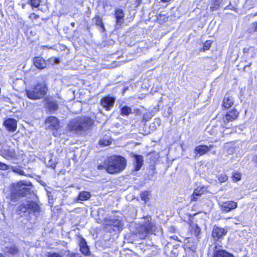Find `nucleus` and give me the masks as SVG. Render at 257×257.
<instances>
[{
    "label": "nucleus",
    "instance_id": "obj_1",
    "mask_svg": "<svg viewBox=\"0 0 257 257\" xmlns=\"http://www.w3.org/2000/svg\"><path fill=\"white\" fill-rule=\"evenodd\" d=\"M93 124V121L89 117H79L72 119L69 123L67 129L74 134L82 135L89 130Z\"/></svg>",
    "mask_w": 257,
    "mask_h": 257
},
{
    "label": "nucleus",
    "instance_id": "obj_2",
    "mask_svg": "<svg viewBox=\"0 0 257 257\" xmlns=\"http://www.w3.org/2000/svg\"><path fill=\"white\" fill-rule=\"evenodd\" d=\"M107 172L109 174H117L123 171L126 166V160L124 157L113 156L105 160Z\"/></svg>",
    "mask_w": 257,
    "mask_h": 257
},
{
    "label": "nucleus",
    "instance_id": "obj_3",
    "mask_svg": "<svg viewBox=\"0 0 257 257\" xmlns=\"http://www.w3.org/2000/svg\"><path fill=\"white\" fill-rule=\"evenodd\" d=\"M32 186L30 182L22 181L14 185V190H13L11 196V201L16 202L21 197L26 196L30 194L31 192L30 187Z\"/></svg>",
    "mask_w": 257,
    "mask_h": 257
},
{
    "label": "nucleus",
    "instance_id": "obj_4",
    "mask_svg": "<svg viewBox=\"0 0 257 257\" xmlns=\"http://www.w3.org/2000/svg\"><path fill=\"white\" fill-rule=\"evenodd\" d=\"M48 88L44 83H40L26 90L27 97L32 100L42 98L47 94Z\"/></svg>",
    "mask_w": 257,
    "mask_h": 257
},
{
    "label": "nucleus",
    "instance_id": "obj_5",
    "mask_svg": "<svg viewBox=\"0 0 257 257\" xmlns=\"http://www.w3.org/2000/svg\"><path fill=\"white\" fill-rule=\"evenodd\" d=\"M104 227L111 232H119L122 229L123 224L122 221L115 217L105 218L103 223Z\"/></svg>",
    "mask_w": 257,
    "mask_h": 257
},
{
    "label": "nucleus",
    "instance_id": "obj_6",
    "mask_svg": "<svg viewBox=\"0 0 257 257\" xmlns=\"http://www.w3.org/2000/svg\"><path fill=\"white\" fill-rule=\"evenodd\" d=\"M227 232V230L226 228L215 225L212 228L211 236L214 241H218L222 239Z\"/></svg>",
    "mask_w": 257,
    "mask_h": 257
},
{
    "label": "nucleus",
    "instance_id": "obj_7",
    "mask_svg": "<svg viewBox=\"0 0 257 257\" xmlns=\"http://www.w3.org/2000/svg\"><path fill=\"white\" fill-rule=\"evenodd\" d=\"M238 115V112L234 109L227 112L222 118L223 123L221 124V126L228 128L227 123L230 121L235 120L237 117Z\"/></svg>",
    "mask_w": 257,
    "mask_h": 257
},
{
    "label": "nucleus",
    "instance_id": "obj_8",
    "mask_svg": "<svg viewBox=\"0 0 257 257\" xmlns=\"http://www.w3.org/2000/svg\"><path fill=\"white\" fill-rule=\"evenodd\" d=\"M115 102V98L108 95L102 98L100 104L106 110H109L113 107Z\"/></svg>",
    "mask_w": 257,
    "mask_h": 257
},
{
    "label": "nucleus",
    "instance_id": "obj_9",
    "mask_svg": "<svg viewBox=\"0 0 257 257\" xmlns=\"http://www.w3.org/2000/svg\"><path fill=\"white\" fill-rule=\"evenodd\" d=\"M1 155L7 159H15L17 155L15 150L7 145H3L1 150Z\"/></svg>",
    "mask_w": 257,
    "mask_h": 257
},
{
    "label": "nucleus",
    "instance_id": "obj_10",
    "mask_svg": "<svg viewBox=\"0 0 257 257\" xmlns=\"http://www.w3.org/2000/svg\"><path fill=\"white\" fill-rule=\"evenodd\" d=\"M149 233H154L157 229L155 221H152V218L150 216H147L145 217V220L142 223Z\"/></svg>",
    "mask_w": 257,
    "mask_h": 257
},
{
    "label": "nucleus",
    "instance_id": "obj_11",
    "mask_svg": "<svg viewBox=\"0 0 257 257\" xmlns=\"http://www.w3.org/2000/svg\"><path fill=\"white\" fill-rule=\"evenodd\" d=\"M221 247L217 246H215L212 257H235L233 254Z\"/></svg>",
    "mask_w": 257,
    "mask_h": 257
},
{
    "label": "nucleus",
    "instance_id": "obj_12",
    "mask_svg": "<svg viewBox=\"0 0 257 257\" xmlns=\"http://www.w3.org/2000/svg\"><path fill=\"white\" fill-rule=\"evenodd\" d=\"M4 125L8 131L12 132L16 131L17 128V120L13 118L6 119L4 122Z\"/></svg>",
    "mask_w": 257,
    "mask_h": 257
},
{
    "label": "nucleus",
    "instance_id": "obj_13",
    "mask_svg": "<svg viewBox=\"0 0 257 257\" xmlns=\"http://www.w3.org/2000/svg\"><path fill=\"white\" fill-rule=\"evenodd\" d=\"M237 206V203L233 201L223 202L221 205L222 211L226 212L236 208Z\"/></svg>",
    "mask_w": 257,
    "mask_h": 257
},
{
    "label": "nucleus",
    "instance_id": "obj_14",
    "mask_svg": "<svg viewBox=\"0 0 257 257\" xmlns=\"http://www.w3.org/2000/svg\"><path fill=\"white\" fill-rule=\"evenodd\" d=\"M46 124L50 128L57 130L59 126V122L57 118L50 116L46 120Z\"/></svg>",
    "mask_w": 257,
    "mask_h": 257
},
{
    "label": "nucleus",
    "instance_id": "obj_15",
    "mask_svg": "<svg viewBox=\"0 0 257 257\" xmlns=\"http://www.w3.org/2000/svg\"><path fill=\"white\" fill-rule=\"evenodd\" d=\"M26 203L28 209V213L30 214L32 212H34L36 214L40 212L39 206L35 202L26 200Z\"/></svg>",
    "mask_w": 257,
    "mask_h": 257
},
{
    "label": "nucleus",
    "instance_id": "obj_16",
    "mask_svg": "<svg viewBox=\"0 0 257 257\" xmlns=\"http://www.w3.org/2000/svg\"><path fill=\"white\" fill-rule=\"evenodd\" d=\"M46 107L49 109L51 112L57 110L58 108V105L57 104V102L56 100L54 99L53 98H47L46 99Z\"/></svg>",
    "mask_w": 257,
    "mask_h": 257
},
{
    "label": "nucleus",
    "instance_id": "obj_17",
    "mask_svg": "<svg viewBox=\"0 0 257 257\" xmlns=\"http://www.w3.org/2000/svg\"><path fill=\"white\" fill-rule=\"evenodd\" d=\"M149 234L146 230V228H145V226L143 224L139 225L136 233V235L142 239L146 238Z\"/></svg>",
    "mask_w": 257,
    "mask_h": 257
},
{
    "label": "nucleus",
    "instance_id": "obj_18",
    "mask_svg": "<svg viewBox=\"0 0 257 257\" xmlns=\"http://www.w3.org/2000/svg\"><path fill=\"white\" fill-rule=\"evenodd\" d=\"M134 165L135 167V171H139L142 167L144 163L143 157L142 155H134Z\"/></svg>",
    "mask_w": 257,
    "mask_h": 257
},
{
    "label": "nucleus",
    "instance_id": "obj_19",
    "mask_svg": "<svg viewBox=\"0 0 257 257\" xmlns=\"http://www.w3.org/2000/svg\"><path fill=\"white\" fill-rule=\"evenodd\" d=\"M92 22L99 28L101 33L106 31L102 21V18L99 16H95L92 20Z\"/></svg>",
    "mask_w": 257,
    "mask_h": 257
},
{
    "label": "nucleus",
    "instance_id": "obj_20",
    "mask_svg": "<svg viewBox=\"0 0 257 257\" xmlns=\"http://www.w3.org/2000/svg\"><path fill=\"white\" fill-rule=\"evenodd\" d=\"M26 201L23 202L18 207L17 211L20 216L23 217L29 214Z\"/></svg>",
    "mask_w": 257,
    "mask_h": 257
},
{
    "label": "nucleus",
    "instance_id": "obj_21",
    "mask_svg": "<svg viewBox=\"0 0 257 257\" xmlns=\"http://www.w3.org/2000/svg\"><path fill=\"white\" fill-rule=\"evenodd\" d=\"M212 147L213 146L211 145L209 146L206 145H199L195 148V152L197 153V154H199L200 156H201L207 153Z\"/></svg>",
    "mask_w": 257,
    "mask_h": 257
},
{
    "label": "nucleus",
    "instance_id": "obj_22",
    "mask_svg": "<svg viewBox=\"0 0 257 257\" xmlns=\"http://www.w3.org/2000/svg\"><path fill=\"white\" fill-rule=\"evenodd\" d=\"M34 65L40 69H44L46 66L45 60L41 57H36L34 58Z\"/></svg>",
    "mask_w": 257,
    "mask_h": 257
},
{
    "label": "nucleus",
    "instance_id": "obj_23",
    "mask_svg": "<svg viewBox=\"0 0 257 257\" xmlns=\"http://www.w3.org/2000/svg\"><path fill=\"white\" fill-rule=\"evenodd\" d=\"M80 249L82 253L87 255L89 253V248L88 246L87 245L86 240L83 238H81L80 239Z\"/></svg>",
    "mask_w": 257,
    "mask_h": 257
},
{
    "label": "nucleus",
    "instance_id": "obj_24",
    "mask_svg": "<svg viewBox=\"0 0 257 257\" xmlns=\"http://www.w3.org/2000/svg\"><path fill=\"white\" fill-rule=\"evenodd\" d=\"M115 18L116 19V25H120L122 23L124 18V13L121 9H116L115 13Z\"/></svg>",
    "mask_w": 257,
    "mask_h": 257
},
{
    "label": "nucleus",
    "instance_id": "obj_25",
    "mask_svg": "<svg viewBox=\"0 0 257 257\" xmlns=\"http://www.w3.org/2000/svg\"><path fill=\"white\" fill-rule=\"evenodd\" d=\"M5 251L12 255L17 254L19 252L18 247L15 245H10L5 247Z\"/></svg>",
    "mask_w": 257,
    "mask_h": 257
},
{
    "label": "nucleus",
    "instance_id": "obj_26",
    "mask_svg": "<svg viewBox=\"0 0 257 257\" xmlns=\"http://www.w3.org/2000/svg\"><path fill=\"white\" fill-rule=\"evenodd\" d=\"M204 190L202 188L197 187L194 190L193 193L192 194L191 200V201H196L197 199V196H200L202 194H203Z\"/></svg>",
    "mask_w": 257,
    "mask_h": 257
},
{
    "label": "nucleus",
    "instance_id": "obj_27",
    "mask_svg": "<svg viewBox=\"0 0 257 257\" xmlns=\"http://www.w3.org/2000/svg\"><path fill=\"white\" fill-rule=\"evenodd\" d=\"M233 103V100L231 97L225 96L223 101V106L225 108H228L232 106Z\"/></svg>",
    "mask_w": 257,
    "mask_h": 257
},
{
    "label": "nucleus",
    "instance_id": "obj_28",
    "mask_svg": "<svg viewBox=\"0 0 257 257\" xmlns=\"http://www.w3.org/2000/svg\"><path fill=\"white\" fill-rule=\"evenodd\" d=\"M131 113H132V109L130 107L128 106H124L120 109V114L121 115L128 116Z\"/></svg>",
    "mask_w": 257,
    "mask_h": 257
},
{
    "label": "nucleus",
    "instance_id": "obj_29",
    "mask_svg": "<svg viewBox=\"0 0 257 257\" xmlns=\"http://www.w3.org/2000/svg\"><path fill=\"white\" fill-rule=\"evenodd\" d=\"M111 143V139L109 137L103 138L99 140V144L100 146L104 147L110 145Z\"/></svg>",
    "mask_w": 257,
    "mask_h": 257
},
{
    "label": "nucleus",
    "instance_id": "obj_30",
    "mask_svg": "<svg viewBox=\"0 0 257 257\" xmlns=\"http://www.w3.org/2000/svg\"><path fill=\"white\" fill-rule=\"evenodd\" d=\"M91 196L89 192L87 191H83L79 193L78 199L80 200H88Z\"/></svg>",
    "mask_w": 257,
    "mask_h": 257
},
{
    "label": "nucleus",
    "instance_id": "obj_31",
    "mask_svg": "<svg viewBox=\"0 0 257 257\" xmlns=\"http://www.w3.org/2000/svg\"><path fill=\"white\" fill-rule=\"evenodd\" d=\"M47 257H63V253L60 252L50 251L48 252ZM70 257L74 256L73 255H71Z\"/></svg>",
    "mask_w": 257,
    "mask_h": 257
},
{
    "label": "nucleus",
    "instance_id": "obj_32",
    "mask_svg": "<svg viewBox=\"0 0 257 257\" xmlns=\"http://www.w3.org/2000/svg\"><path fill=\"white\" fill-rule=\"evenodd\" d=\"M150 194L149 192L148 191H144L140 194L141 198L142 200L144 201L145 202H147L149 200V196Z\"/></svg>",
    "mask_w": 257,
    "mask_h": 257
},
{
    "label": "nucleus",
    "instance_id": "obj_33",
    "mask_svg": "<svg viewBox=\"0 0 257 257\" xmlns=\"http://www.w3.org/2000/svg\"><path fill=\"white\" fill-rule=\"evenodd\" d=\"M222 1L223 0H213V6L211 7V9H212V11L217 10Z\"/></svg>",
    "mask_w": 257,
    "mask_h": 257
},
{
    "label": "nucleus",
    "instance_id": "obj_34",
    "mask_svg": "<svg viewBox=\"0 0 257 257\" xmlns=\"http://www.w3.org/2000/svg\"><path fill=\"white\" fill-rule=\"evenodd\" d=\"M28 4L31 5L32 7L38 8L40 4V0H28Z\"/></svg>",
    "mask_w": 257,
    "mask_h": 257
},
{
    "label": "nucleus",
    "instance_id": "obj_35",
    "mask_svg": "<svg viewBox=\"0 0 257 257\" xmlns=\"http://www.w3.org/2000/svg\"><path fill=\"white\" fill-rule=\"evenodd\" d=\"M148 173H149V178L151 179V177H152L154 174L156 173L155 172V168L154 166H150L149 168L148 169Z\"/></svg>",
    "mask_w": 257,
    "mask_h": 257
},
{
    "label": "nucleus",
    "instance_id": "obj_36",
    "mask_svg": "<svg viewBox=\"0 0 257 257\" xmlns=\"http://www.w3.org/2000/svg\"><path fill=\"white\" fill-rule=\"evenodd\" d=\"M11 169L14 172L17 173L20 175H22L24 173V171L18 166H11Z\"/></svg>",
    "mask_w": 257,
    "mask_h": 257
},
{
    "label": "nucleus",
    "instance_id": "obj_37",
    "mask_svg": "<svg viewBox=\"0 0 257 257\" xmlns=\"http://www.w3.org/2000/svg\"><path fill=\"white\" fill-rule=\"evenodd\" d=\"M218 179L219 182L223 183L226 182L227 180L228 177L225 174H220L218 176Z\"/></svg>",
    "mask_w": 257,
    "mask_h": 257
},
{
    "label": "nucleus",
    "instance_id": "obj_38",
    "mask_svg": "<svg viewBox=\"0 0 257 257\" xmlns=\"http://www.w3.org/2000/svg\"><path fill=\"white\" fill-rule=\"evenodd\" d=\"M211 45V43L209 41H206L203 44V51L209 49Z\"/></svg>",
    "mask_w": 257,
    "mask_h": 257
},
{
    "label": "nucleus",
    "instance_id": "obj_39",
    "mask_svg": "<svg viewBox=\"0 0 257 257\" xmlns=\"http://www.w3.org/2000/svg\"><path fill=\"white\" fill-rule=\"evenodd\" d=\"M233 180L235 181H238L241 179V175L239 173H234L232 175Z\"/></svg>",
    "mask_w": 257,
    "mask_h": 257
},
{
    "label": "nucleus",
    "instance_id": "obj_40",
    "mask_svg": "<svg viewBox=\"0 0 257 257\" xmlns=\"http://www.w3.org/2000/svg\"><path fill=\"white\" fill-rule=\"evenodd\" d=\"M10 168V166L8 165L0 162V169L3 170H7Z\"/></svg>",
    "mask_w": 257,
    "mask_h": 257
},
{
    "label": "nucleus",
    "instance_id": "obj_41",
    "mask_svg": "<svg viewBox=\"0 0 257 257\" xmlns=\"http://www.w3.org/2000/svg\"><path fill=\"white\" fill-rule=\"evenodd\" d=\"M200 231L201 229L200 227L197 225H196L194 228V233L196 236H197L199 235Z\"/></svg>",
    "mask_w": 257,
    "mask_h": 257
},
{
    "label": "nucleus",
    "instance_id": "obj_42",
    "mask_svg": "<svg viewBox=\"0 0 257 257\" xmlns=\"http://www.w3.org/2000/svg\"><path fill=\"white\" fill-rule=\"evenodd\" d=\"M107 166L105 165V160L103 162V165H99L97 166V169L98 170H102L105 169L106 171L107 172Z\"/></svg>",
    "mask_w": 257,
    "mask_h": 257
},
{
    "label": "nucleus",
    "instance_id": "obj_43",
    "mask_svg": "<svg viewBox=\"0 0 257 257\" xmlns=\"http://www.w3.org/2000/svg\"><path fill=\"white\" fill-rule=\"evenodd\" d=\"M52 60H54V64H59L60 62V60L58 58H51L49 59V62H52Z\"/></svg>",
    "mask_w": 257,
    "mask_h": 257
},
{
    "label": "nucleus",
    "instance_id": "obj_44",
    "mask_svg": "<svg viewBox=\"0 0 257 257\" xmlns=\"http://www.w3.org/2000/svg\"><path fill=\"white\" fill-rule=\"evenodd\" d=\"M217 126H212V130L211 131V134L213 135H215L217 134L218 130H217Z\"/></svg>",
    "mask_w": 257,
    "mask_h": 257
},
{
    "label": "nucleus",
    "instance_id": "obj_45",
    "mask_svg": "<svg viewBox=\"0 0 257 257\" xmlns=\"http://www.w3.org/2000/svg\"><path fill=\"white\" fill-rule=\"evenodd\" d=\"M252 161L257 164V155H254L252 159Z\"/></svg>",
    "mask_w": 257,
    "mask_h": 257
},
{
    "label": "nucleus",
    "instance_id": "obj_46",
    "mask_svg": "<svg viewBox=\"0 0 257 257\" xmlns=\"http://www.w3.org/2000/svg\"><path fill=\"white\" fill-rule=\"evenodd\" d=\"M252 27L255 31H257V22L252 24Z\"/></svg>",
    "mask_w": 257,
    "mask_h": 257
},
{
    "label": "nucleus",
    "instance_id": "obj_47",
    "mask_svg": "<svg viewBox=\"0 0 257 257\" xmlns=\"http://www.w3.org/2000/svg\"><path fill=\"white\" fill-rule=\"evenodd\" d=\"M70 25H71V26H72L73 27H74L75 26V23H74V22H72V23H71V24H70Z\"/></svg>",
    "mask_w": 257,
    "mask_h": 257
},
{
    "label": "nucleus",
    "instance_id": "obj_48",
    "mask_svg": "<svg viewBox=\"0 0 257 257\" xmlns=\"http://www.w3.org/2000/svg\"><path fill=\"white\" fill-rule=\"evenodd\" d=\"M102 46L105 47L106 46V42H103L102 43Z\"/></svg>",
    "mask_w": 257,
    "mask_h": 257
},
{
    "label": "nucleus",
    "instance_id": "obj_49",
    "mask_svg": "<svg viewBox=\"0 0 257 257\" xmlns=\"http://www.w3.org/2000/svg\"><path fill=\"white\" fill-rule=\"evenodd\" d=\"M248 51V49H243V52L245 53V52H247V51Z\"/></svg>",
    "mask_w": 257,
    "mask_h": 257
},
{
    "label": "nucleus",
    "instance_id": "obj_50",
    "mask_svg": "<svg viewBox=\"0 0 257 257\" xmlns=\"http://www.w3.org/2000/svg\"><path fill=\"white\" fill-rule=\"evenodd\" d=\"M253 149L254 150H257V145H255L253 147Z\"/></svg>",
    "mask_w": 257,
    "mask_h": 257
},
{
    "label": "nucleus",
    "instance_id": "obj_51",
    "mask_svg": "<svg viewBox=\"0 0 257 257\" xmlns=\"http://www.w3.org/2000/svg\"><path fill=\"white\" fill-rule=\"evenodd\" d=\"M25 6V5H23L22 6V8H23V9H24Z\"/></svg>",
    "mask_w": 257,
    "mask_h": 257
},
{
    "label": "nucleus",
    "instance_id": "obj_52",
    "mask_svg": "<svg viewBox=\"0 0 257 257\" xmlns=\"http://www.w3.org/2000/svg\"><path fill=\"white\" fill-rule=\"evenodd\" d=\"M52 64H54V60H52V62H51Z\"/></svg>",
    "mask_w": 257,
    "mask_h": 257
},
{
    "label": "nucleus",
    "instance_id": "obj_53",
    "mask_svg": "<svg viewBox=\"0 0 257 257\" xmlns=\"http://www.w3.org/2000/svg\"><path fill=\"white\" fill-rule=\"evenodd\" d=\"M176 238H178L177 236H176V237H174V239H176Z\"/></svg>",
    "mask_w": 257,
    "mask_h": 257
},
{
    "label": "nucleus",
    "instance_id": "obj_54",
    "mask_svg": "<svg viewBox=\"0 0 257 257\" xmlns=\"http://www.w3.org/2000/svg\"><path fill=\"white\" fill-rule=\"evenodd\" d=\"M176 238H178L177 236H176V237H174V239H176Z\"/></svg>",
    "mask_w": 257,
    "mask_h": 257
},
{
    "label": "nucleus",
    "instance_id": "obj_55",
    "mask_svg": "<svg viewBox=\"0 0 257 257\" xmlns=\"http://www.w3.org/2000/svg\"><path fill=\"white\" fill-rule=\"evenodd\" d=\"M176 238H178L177 236H176V237H174V239H176Z\"/></svg>",
    "mask_w": 257,
    "mask_h": 257
},
{
    "label": "nucleus",
    "instance_id": "obj_56",
    "mask_svg": "<svg viewBox=\"0 0 257 257\" xmlns=\"http://www.w3.org/2000/svg\"><path fill=\"white\" fill-rule=\"evenodd\" d=\"M249 1V0H246V2H248V1Z\"/></svg>",
    "mask_w": 257,
    "mask_h": 257
}]
</instances>
